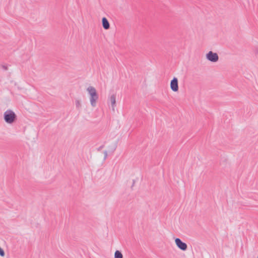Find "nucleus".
<instances>
[{
  "label": "nucleus",
  "mask_w": 258,
  "mask_h": 258,
  "mask_svg": "<svg viewBox=\"0 0 258 258\" xmlns=\"http://www.w3.org/2000/svg\"><path fill=\"white\" fill-rule=\"evenodd\" d=\"M110 101L111 102V104L112 107L113 109H114V107L115 106L116 103V96L115 95H112L111 96L110 98Z\"/></svg>",
  "instance_id": "nucleus-7"
},
{
  "label": "nucleus",
  "mask_w": 258,
  "mask_h": 258,
  "mask_svg": "<svg viewBox=\"0 0 258 258\" xmlns=\"http://www.w3.org/2000/svg\"><path fill=\"white\" fill-rule=\"evenodd\" d=\"M134 184H135V180H133V183L132 186H134Z\"/></svg>",
  "instance_id": "nucleus-14"
},
{
  "label": "nucleus",
  "mask_w": 258,
  "mask_h": 258,
  "mask_svg": "<svg viewBox=\"0 0 258 258\" xmlns=\"http://www.w3.org/2000/svg\"><path fill=\"white\" fill-rule=\"evenodd\" d=\"M206 58L211 62H215L218 60L219 56L217 53L213 52L212 51H210L206 54Z\"/></svg>",
  "instance_id": "nucleus-3"
},
{
  "label": "nucleus",
  "mask_w": 258,
  "mask_h": 258,
  "mask_svg": "<svg viewBox=\"0 0 258 258\" xmlns=\"http://www.w3.org/2000/svg\"><path fill=\"white\" fill-rule=\"evenodd\" d=\"M104 159H105L107 156V151H104Z\"/></svg>",
  "instance_id": "nucleus-12"
},
{
  "label": "nucleus",
  "mask_w": 258,
  "mask_h": 258,
  "mask_svg": "<svg viewBox=\"0 0 258 258\" xmlns=\"http://www.w3.org/2000/svg\"><path fill=\"white\" fill-rule=\"evenodd\" d=\"M115 150V147H114V148L113 149V151H114Z\"/></svg>",
  "instance_id": "nucleus-15"
},
{
  "label": "nucleus",
  "mask_w": 258,
  "mask_h": 258,
  "mask_svg": "<svg viewBox=\"0 0 258 258\" xmlns=\"http://www.w3.org/2000/svg\"><path fill=\"white\" fill-rule=\"evenodd\" d=\"M89 94L90 96V101L91 105L93 107H95L96 105V101L98 99V95L96 92V89L92 86H89L87 89Z\"/></svg>",
  "instance_id": "nucleus-1"
},
{
  "label": "nucleus",
  "mask_w": 258,
  "mask_h": 258,
  "mask_svg": "<svg viewBox=\"0 0 258 258\" xmlns=\"http://www.w3.org/2000/svg\"><path fill=\"white\" fill-rule=\"evenodd\" d=\"M2 68L4 70H8V67L6 65H2Z\"/></svg>",
  "instance_id": "nucleus-11"
},
{
  "label": "nucleus",
  "mask_w": 258,
  "mask_h": 258,
  "mask_svg": "<svg viewBox=\"0 0 258 258\" xmlns=\"http://www.w3.org/2000/svg\"><path fill=\"white\" fill-rule=\"evenodd\" d=\"M104 148V145H102L101 146H100L98 149H97V150L98 151H100L101 150H102L103 148Z\"/></svg>",
  "instance_id": "nucleus-13"
},
{
  "label": "nucleus",
  "mask_w": 258,
  "mask_h": 258,
  "mask_svg": "<svg viewBox=\"0 0 258 258\" xmlns=\"http://www.w3.org/2000/svg\"><path fill=\"white\" fill-rule=\"evenodd\" d=\"M257 258H258V256L257 257Z\"/></svg>",
  "instance_id": "nucleus-16"
},
{
  "label": "nucleus",
  "mask_w": 258,
  "mask_h": 258,
  "mask_svg": "<svg viewBox=\"0 0 258 258\" xmlns=\"http://www.w3.org/2000/svg\"><path fill=\"white\" fill-rule=\"evenodd\" d=\"M114 258H123V255L121 251L116 250L114 253Z\"/></svg>",
  "instance_id": "nucleus-8"
},
{
  "label": "nucleus",
  "mask_w": 258,
  "mask_h": 258,
  "mask_svg": "<svg viewBox=\"0 0 258 258\" xmlns=\"http://www.w3.org/2000/svg\"><path fill=\"white\" fill-rule=\"evenodd\" d=\"M171 89L174 92L178 91V79L176 77H174L170 82Z\"/></svg>",
  "instance_id": "nucleus-5"
},
{
  "label": "nucleus",
  "mask_w": 258,
  "mask_h": 258,
  "mask_svg": "<svg viewBox=\"0 0 258 258\" xmlns=\"http://www.w3.org/2000/svg\"><path fill=\"white\" fill-rule=\"evenodd\" d=\"M102 24L103 28L105 30H108L110 28L109 23L105 17H103L102 19Z\"/></svg>",
  "instance_id": "nucleus-6"
},
{
  "label": "nucleus",
  "mask_w": 258,
  "mask_h": 258,
  "mask_svg": "<svg viewBox=\"0 0 258 258\" xmlns=\"http://www.w3.org/2000/svg\"><path fill=\"white\" fill-rule=\"evenodd\" d=\"M5 254L4 250L1 248L0 246V255L1 256H4Z\"/></svg>",
  "instance_id": "nucleus-9"
},
{
  "label": "nucleus",
  "mask_w": 258,
  "mask_h": 258,
  "mask_svg": "<svg viewBox=\"0 0 258 258\" xmlns=\"http://www.w3.org/2000/svg\"><path fill=\"white\" fill-rule=\"evenodd\" d=\"M175 242L177 246L181 250L185 251L187 248V244L183 242L180 238H176Z\"/></svg>",
  "instance_id": "nucleus-4"
},
{
  "label": "nucleus",
  "mask_w": 258,
  "mask_h": 258,
  "mask_svg": "<svg viewBox=\"0 0 258 258\" xmlns=\"http://www.w3.org/2000/svg\"><path fill=\"white\" fill-rule=\"evenodd\" d=\"M4 118L6 122L9 124L14 123L17 119L15 113L10 109L7 110L4 112Z\"/></svg>",
  "instance_id": "nucleus-2"
},
{
  "label": "nucleus",
  "mask_w": 258,
  "mask_h": 258,
  "mask_svg": "<svg viewBox=\"0 0 258 258\" xmlns=\"http://www.w3.org/2000/svg\"><path fill=\"white\" fill-rule=\"evenodd\" d=\"M76 106L77 108H79L81 106V103L79 100L76 101Z\"/></svg>",
  "instance_id": "nucleus-10"
}]
</instances>
